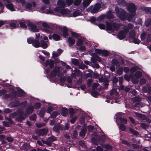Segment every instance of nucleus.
<instances>
[{
  "instance_id": "1",
  "label": "nucleus",
  "mask_w": 151,
  "mask_h": 151,
  "mask_svg": "<svg viewBox=\"0 0 151 151\" xmlns=\"http://www.w3.org/2000/svg\"><path fill=\"white\" fill-rule=\"evenodd\" d=\"M116 12L119 18L121 20L125 21L126 20V17L127 13L123 9H120L117 6L115 8Z\"/></svg>"
},
{
  "instance_id": "2",
  "label": "nucleus",
  "mask_w": 151,
  "mask_h": 151,
  "mask_svg": "<svg viewBox=\"0 0 151 151\" xmlns=\"http://www.w3.org/2000/svg\"><path fill=\"white\" fill-rule=\"evenodd\" d=\"M17 114L15 118V120L16 121L21 122L28 116L26 113L24 114V112L19 110H17Z\"/></svg>"
},
{
  "instance_id": "3",
  "label": "nucleus",
  "mask_w": 151,
  "mask_h": 151,
  "mask_svg": "<svg viewBox=\"0 0 151 151\" xmlns=\"http://www.w3.org/2000/svg\"><path fill=\"white\" fill-rule=\"evenodd\" d=\"M27 41L28 43L32 44L33 46L36 48H38L40 47L39 39H34L32 37H30L27 39Z\"/></svg>"
},
{
  "instance_id": "4",
  "label": "nucleus",
  "mask_w": 151,
  "mask_h": 151,
  "mask_svg": "<svg viewBox=\"0 0 151 151\" xmlns=\"http://www.w3.org/2000/svg\"><path fill=\"white\" fill-rule=\"evenodd\" d=\"M129 32L128 28H125L124 30H121L117 34V37L120 40L124 39L126 37V34Z\"/></svg>"
},
{
  "instance_id": "5",
  "label": "nucleus",
  "mask_w": 151,
  "mask_h": 151,
  "mask_svg": "<svg viewBox=\"0 0 151 151\" xmlns=\"http://www.w3.org/2000/svg\"><path fill=\"white\" fill-rule=\"evenodd\" d=\"M58 32L61 36L66 38V26L64 27L60 26L58 29Z\"/></svg>"
},
{
  "instance_id": "6",
  "label": "nucleus",
  "mask_w": 151,
  "mask_h": 151,
  "mask_svg": "<svg viewBox=\"0 0 151 151\" xmlns=\"http://www.w3.org/2000/svg\"><path fill=\"white\" fill-rule=\"evenodd\" d=\"M127 11L129 12L135 13L137 8L135 4L132 3L129 4L127 7Z\"/></svg>"
},
{
  "instance_id": "7",
  "label": "nucleus",
  "mask_w": 151,
  "mask_h": 151,
  "mask_svg": "<svg viewBox=\"0 0 151 151\" xmlns=\"http://www.w3.org/2000/svg\"><path fill=\"white\" fill-rule=\"evenodd\" d=\"M54 61L52 59H47L46 60L45 62L44 63V65L46 67L49 65L50 68L52 69L54 67Z\"/></svg>"
},
{
  "instance_id": "8",
  "label": "nucleus",
  "mask_w": 151,
  "mask_h": 151,
  "mask_svg": "<svg viewBox=\"0 0 151 151\" xmlns=\"http://www.w3.org/2000/svg\"><path fill=\"white\" fill-rule=\"evenodd\" d=\"M137 116L140 119L146 120L149 123L151 122V120L145 115L140 113H137L136 114Z\"/></svg>"
},
{
  "instance_id": "9",
  "label": "nucleus",
  "mask_w": 151,
  "mask_h": 151,
  "mask_svg": "<svg viewBox=\"0 0 151 151\" xmlns=\"http://www.w3.org/2000/svg\"><path fill=\"white\" fill-rule=\"evenodd\" d=\"M27 25L30 28L33 32H36L39 31V30L37 29L36 25L32 23L29 22L27 24Z\"/></svg>"
},
{
  "instance_id": "10",
  "label": "nucleus",
  "mask_w": 151,
  "mask_h": 151,
  "mask_svg": "<svg viewBox=\"0 0 151 151\" xmlns=\"http://www.w3.org/2000/svg\"><path fill=\"white\" fill-rule=\"evenodd\" d=\"M81 73L80 70L78 69H75L74 70V73H71V76L73 78H76V76L79 77L81 75Z\"/></svg>"
},
{
  "instance_id": "11",
  "label": "nucleus",
  "mask_w": 151,
  "mask_h": 151,
  "mask_svg": "<svg viewBox=\"0 0 151 151\" xmlns=\"http://www.w3.org/2000/svg\"><path fill=\"white\" fill-rule=\"evenodd\" d=\"M48 132V130L46 129H39L37 131V133L39 136H43L46 134Z\"/></svg>"
},
{
  "instance_id": "12",
  "label": "nucleus",
  "mask_w": 151,
  "mask_h": 151,
  "mask_svg": "<svg viewBox=\"0 0 151 151\" xmlns=\"http://www.w3.org/2000/svg\"><path fill=\"white\" fill-rule=\"evenodd\" d=\"M20 105V102L18 100H15L14 101L12 102L10 104V107L14 108L17 107Z\"/></svg>"
},
{
  "instance_id": "13",
  "label": "nucleus",
  "mask_w": 151,
  "mask_h": 151,
  "mask_svg": "<svg viewBox=\"0 0 151 151\" xmlns=\"http://www.w3.org/2000/svg\"><path fill=\"white\" fill-rule=\"evenodd\" d=\"M52 70L57 74L58 76L59 77H60L63 75V74L60 72V68L58 66L54 67Z\"/></svg>"
},
{
  "instance_id": "14",
  "label": "nucleus",
  "mask_w": 151,
  "mask_h": 151,
  "mask_svg": "<svg viewBox=\"0 0 151 151\" xmlns=\"http://www.w3.org/2000/svg\"><path fill=\"white\" fill-rule=\"evenodd\" d=\"M34 109V106L30 105L28 106L26 109V114L28 115L31 114L33 112Z\"/></svg>"
},
{
  "instance_id": "15",
  "label": "nucleus",
  "mask_w": 151,
  "mask_h": 151,
  "mask_svg": "<svg viewBox=\"0 0 151 151\" xmlns=\"http://www.w3.org/2000/svg\"><path fill=\"white\" fill-rule=\"evenodd\" d=\"M101 8V5L99 4H96L91 11L92 13H95L98 12Z\"/></svg>"
},
{
  "instance_id": "16",
  "label": "nucleus",
  "mask_w": 151,
  "mask_h": 151,
  "mask_svg": "<svg viewBox=\"0 0 151 151\" xmlns=\"http://www.w3.org/2000/svg\"><path fill=\"white\" fill-rule=\"evenodd\" d=\"M60 129H63L61 125L59 124H56L53 128V131L56 133H59V130Z\"/></svg>"
},
{
  "instance_id": "17",
  "label": "nucleus",
  "mask_w": 151,
  "mask_h": 151,
  "mask_svg": "<svg viewBox=\"0 0 151 151\" xmlns=\"http://www.w3.org/2000/svg\"><path fill=\"white\" fill-rule=\"evenodd\" d=\"M40 47L43 49H46L48 47V45L46 41L43 40H41L40 42Z\"/></svg>"
},
{
  "instance_id": "18",
  "label": "nucleus",
  "mask_w": 151,
  "mask_h": 151,
  "mask_svg": "<svg viewBox=\"0 0 151 151\" xmlns=\"http://www.w3.org/2000/svg\"><path fill=\"white\" fill-rule=\"evenodd\" d=\"M16 96L15 93L12 92L11 94L9 93H6L4 95L3 98L6 99H8L9 98L10 96L12 97L13 98H15Z\"/></svg>"
},
{
  "instance_id": "19",
  "label": "nucleus",
  "mask_w": 151,
  "mask_h": 151,
  "mask_svg": "<svg viewBox=\"0 0 151 151\" xmlns=\"http://www.w3.org/2000/svg\"><path fill=\"white\" fill-rule=\"evenodd\" d=\"M106 29L108 31H113L114 29L112 27V23L111 24L109 22H106Z\"/></svg>"
},
{
  "instance_id": "20",
  "label": "nucleus",
  "mask_w": 151,
  "mask_h": 151,
  "mask_svg": "<svg viewBox=\"0 0 151 151\" xmlns=\"http://www.w3.org/2000/svg\"><path fill=\"white\" fill-rule=\"evenodd\" d=\"M69 112L70 115V117H72L75 113L74 109L73 108H70L69 110H68L67 108V115L68 114Z\"/></svg>"
},
{
  "instance_id": "21",
  "label": "nucleus",
  "mask_w": 151,
  "mask_h": 151,
  "mask_svg": "<svg viewBox=\"0 0 151 151\" xmlns=\"http://www.w3.org/2000/svg\"><path fill=\"white\" fill-rule=\"evenodd\" d=\"M57 4L58 6L61 8H64L65 6V4L64 1L59 0L58 1Z\"/></svg>"
},
{
  "instance_id": "22",
  "label": "nucleus",
  "mask_w": 151,
  "mask_h": 151,
  "mask_svg": "<svg viewBox=\"0 0 151 151\" xmlns=\"http://www.w3.org/2000/svg\"><path fill=\"white\" fill-rule=\"evenodd\" d=\"M133 14L127 13V16L126 17V20L127 19L129 22H130L136 14V13H132Z\"/></svg>"
},
{
  "instance_id": "23",
  "label": "nucleus",
  "mask_w": 151,
  "mask_h": 151,
  "mask_svg": "<svg viewBox=\"0 0 151 151\" xmlns=\"http://www.w3.org/2000/svg\"><path fill=\"white\" fill-rule=\"evenodd\" d=\"M42 25L43 27L45 28V29H43V31L46 32H50V30L48 29V28H50L49 26L47 23L45 22H43L42 23Z\"/></svg>"
},
{
  "instance_id": "24",
  "label": "nucleus",
  "mask_w": 151,
  "mask_h": 151,
  "mask_svg": "<svg viewBox=\"0 0 151 151\" xmlns=\"http://www.w3.org/2000/svg\"><path fill=\"white\" fill-rule=\"evenodd\" d=\"M105 15V17L107 19H111L114 18V15L111 11H108Z\"/></svg>"
},
{
  "instance_id": "25",
  "label": "nucleus",
  "mask_w": 151,
  "mask_h": 151,
  "mask_svg": "<svg viewBox=\"0 0 151 151\" xmlns=\"http://www.w3.org/2000/svg\"><path fill=\"white\" fill-rule=\"evenodd\" d=\"M92 0H84L82 2V5L84 8H86L89 5Z\"/></svg>"
},
{
  "instance_id": "26",
  "label": "nucleus",
  "mask_w": 151,
  "mask_h": 151,
  "mask_svg": "<svg viewBox=\"0 0 151 151\" xmlns=\"http://www.w3.org/2000/svg\"><path fill=\"white\" fill-rule=\"evenodd\" d=\"M57 74L55 72L53 71L52 70L51 71L50 75L48 76L49 77H50V81H53L54 82L55 79L53 78H52L50 77H55L57 76Z\"/></svg>"
},
{
  "instance_id": "27",
  "label": "nucleus",
  "mask_w": 151,
  "mask_h": 151,
  "mask_svg": "<svg viewBox=\"0 0 151 151\" xmlns=\"http://www.w3.org/2000/svg\"><path fill=\"white\" fill-rule=\"evenodd\" d=\"M117 3L119 5L125 6L127 5V2L124 0H117Z\"/></svg>"
},
{
  "instance_id": "28",
  "label": "nucleus",
  "mask_w": 151,
  "mask_h": 151,
  "mask_svg": "<svg viewBox=\"0 0 151 151\" xmlns=\"http://www.w3.org/2000/svg\"><path fill=\"white\" fill-rule=\"evenodd\" d=\"M8 3L6 5V7L8 9H10L11 11H14V6L12 4L10 1L9 2H7Z\"/></svg>"
},
{
  "instance_id": "29",
  "label": "nucleus",
  "mask_w": 151,
  "mask_h": 151,
  "mask_svg": "<svg viewBox=\"0 0 151 151\" xmlns=\"http://www.w3.org/2000/svg\"><path fill=\"white\" fill-rule=\"evenodd\" d=\"M17 96L19 97H21L24 95L25 93V92L22 89H20L17 91Z\"/></svg>"
},
{
  "instance_id": "30",
  "label": "nucleus",
  "mask_w": 151,
  "mask_h": 151,
  "mask_svg": "<svg viewBox=\"0 0 151 151\" xmlns=\"http://www.w3.org/2000/svg\"><path fill=\"white\" fill-rule=\"evenodd\" d=\"M136 35L135 31L134 29H132L130 31L129 33V37L131 39L134 38Z\"/></svg>"
},
{
  "instance_id": "31",
  "label": "nucleus",
  "mask_w": 151,
  "mask_h": 151,
  "mask_svg": "<svg viewBox=\"0 0 151 151\" xmlns=\"http://www.w3.org/2000/svg\"><path fill=\"white\" fill-rule=\"evenodd\" d=\"M118 81L119 79L118 78L115 76H114L112 80H111V81H112V82L113 85L114 86H116L117 85L116 83H118Z\"/></svg>"
},
{
  "instance_id": "32",
  "label": "nucleus",
  "mask_w": 151,
  "mask_h": 151,
  "mask_svg": "<svg viewBox=\"0 0 151 151\" xmlns=\"http://www.w3.org/2000/svg\"><path fill=\"white\" fill-rule=\"evenodd\" d=\"M112 27H113V29L115 30H118L120 27V24L118 23L115 22H113L112 23Z\"/></svg>"
},
{
  "instance_id": "33",
  "label": "nucleus",
  "mask_w": 151,
  "mask_h": 151,
  "mask_svg": "<svg viewBox=\"0 0 151 151\" xmlns=\"http://www.w3.org/2000/svg\"><path fill=\"white\" fill-rule=\"evenodd\" d=\"M68 42L70 46H71L74 44L75 40L72 37H69L68 39Z\"/></svg>"
},
{
  "instance_id": "34",
  "label": "nucleus",
  "mask_w": 151,
  "mask_h": 151,
  "mask_svg": "<svg viewBox=\"0 0 151 151\" xmlns=\"http://www.w3.org/2000/svg\"><path fill=\"white\" fill-rule=\"evenodd\" d=\"M22 148L24 151H28L29 149L30 145L27 143H24L22 146Z\"/></svg>"
},
{
  "instance_id": "35",
  "label": "nucleus",
  "mask_w": 151,
  "mask_h": 151,
  "mask_svg": "<svg viewBox=\"0 0 151 151\" xmlns=\"http://www.w3.org/2000/svg\"><path fill=\"white\" fill-rule=\"evenodd\" d=\"M96 54L95 53H93L91 55L92 57L91 59V61L93 63H96L97 62V59L96 57Z\"/></svg>"
},
{
  "instance_id": "36",
  "label": "nucleus",
  "mask_w": 151,
  "mask_h": 151,
  "mask_svg": "<svg viewBox=\"0 0 151 151\" xmlns=\"http://www.w3.org/2000/svg\"><path fill=\"white\" fill-rule=\"evenodd\" d=\"M52 37L54 40L56 41L60 40V37L59 35L55 33L52 35Z\"/></svg>"
},
{
  "instance_id": "37",
  "label": "nucleus",
  "mask_w": 151,
  "mask_h": 151,
  "mask_svg": "<svg viewBox=\"0 0 151 151\" xmlns=\"http://www.w3.org/2000/svg\"><path fill=\"white\" fill-rule=\"evenodd\" d=\"M81 11L79 10H77L73 12V17H76L79 15L81 13Z\"/></svg>"
},
{
  "instance_id": "38",
  "label": "nucleus",
  "mask_w": 151,
  "mask_h": 151,
  "mask_svg": "<svg viewBox=\"0 0 151 151\" xmlns=\"http://www.w3.org/2000/svg\"><path fill=\"white\" fill-rule=\"evenodd\" d=\"M109 52L107 50H102V56L107 57L109 55Z\"/></svg>"
},
{
  "instance_id": "39",
  "label": "nucleus",
  "mask_w": 151,
  "mask_h": 151,
  "mask_svg": "<svg viewBox=\"0 0 151 151\" xmlns=\"http://www.w3.org/2000/svg\"><path fill=\"white\" fill-rule=\"evenodd\" d=\"M71 62L72 63L76 66H78L79 64V62L78 59L76 58L71 59Z\"/></svg>"
},
{
  "instance_id": "40",
  "label": "nucleus",
  "mask_w": 151,
  "mask_h": 151,
  "mask_svg": "<svg viewBox=\"0 0 151 151\" xmlns=\"http://www.w3.org/2000/svg\"><path fill=\"white\" fill-rule=\"evenodd\" d=\"M83 41L81 39V37L79 38L78 39L76 43V45L79 47L81 46L83 44Z\"/></svg>"
},
{
  "instance_id": "41",
  "label": "nucleus",
  "mask_w": 151,
  "mask_h": 151,
  "mask_svg": "<svg viewBox=\"0 0 151 151\" xmlns=\"http://www.w3.org/2000/svg\"><path fill=\"white\" fill-rule=\"evenodd\" d=\"M129 130L130 132L135 135L137 136L139 134V132L138 131L133 129L131 127L129 128Z\"/></svg>"
},
{
  "instance_id": "42",
  "label": "nucleus",
  "mask_w": 151,
  "mask_h": 151,
  "mask_svg": "<svg viewBox=\"0 0 151 151\" xmlns=\"http://www.w3.org/2000/svg\"><path fill=\"white\" fill-rule=\"evenodd\" d=\"M142 73L139 71H137L134 74V76L137 78H139L142 76Z\"/></svg>"
},
{
  "instance_id": "43",
  "label": "nucleus",
  "mask_w": 151,
  "mask_h": 151,
  "mask_svg": "<svg viewBox=\"0 0 151 151\" xmlns=\"http://www.w3.org/2000/svg\"><path fill=\"white\" fill-rule=\"evenodd\" d=\"M58 115V112L57 111H54L51 114L50 117L54 119L56 117V116Z\"/></svg>"
},
{
  "instance_id": "44",
  "label": "nucleus",
  "mask_w": 151,
  "mask_h": 151,
  "mask_svg": "<svg viewBox=\"0 0 151 151\" xmlns=\"http://www.w3.org/2000/svg\"><path fill=\"white\" fill-rule=\"evenodd\" d=\"M118 119L121 122L124 124H126L127 123V120L125 118H124L120 116L118 118Z\"/></svg>"
},
{
  "instance_id": "45",
  "label": "nucleus",
  "mask_w": 151,
  "mask_h": 151,
  "mask_svg": "<svg viewBox=\"0 0 151 151\" xmlns=\"http://www.w3.org/2000/svg\"><path fill=\"white\" fill-rule=\"evenodd\" d=\"M42 142L44 144L48 146H50L51 145V142L47 139V141H45L43 139L41 140Z\"/></svg>"
},
{
  "instance_id": "46",
  "label": "nucleus",
  "mask_w": 151,
  "mask_h": 151,
  "mask_svg": "<svg viewBox=\"0 0 151 151\" xmlns=\"http://www.w3.org/2000/svg\"><path fill=\"white\" fill-rule=\"evenodd\" d=\"M57 139L56 137L53 136H51L48 138V140L50 141L52 143L54 141L56 140Z\"/></svg>"
},
{
  "instance_id": "47",
  "label": "nucleus",
  "mask_w": 151,
  "mask_h": 151,
  "mask_svg": "<svg viewBox=\"0 0 151 151\" xmlns=\"http://www.w3.org/2000/svg\"><path fill=\"white\" fill-rule=\"evenodd\" d=\"M86 128L83 129L79 133L80 135L83 137L85 135V132L86 131Z\"/></svg>"
},
{
  "instance_id": "48",
  "label": "nucleus",
  "mask_w": 151,
  "mask_h": 151,
  "mask_svg": "<svg viewBox=\"0 0 151 151\" xmlns=\"http://www.w3.org/2000/svg\"><path fill=\"white\" fill-rule=\"evenodd\" d=\"M60 81L61 82V85L63 86H64L65 82L66 80V78L64 77H60Z\"/></svg>"
},
{
  "instance_id": "49",
  "label": "nucleus",
  "mask_w": 151,
  "mask_h": 151,
  "mask_svg": "<svg viewBox=\"0 0 151 151\" xmlns=\"http://www.w3.org/2000/svg\"><path fill=\"white\" fill-rule=\"evenodd\" d=\"M111 64L113 65L116 66L118 65L119 64V62L116 59H113L111 61Z\"/></svg>"
},
{
  "instance_id": "50",
  "label": "nucleus",
  "mask_w": 151,
  "mask_h": 151,
  "mask_svg": "<svg viewBox=\"0 0 151 151\" xmlns=\"http://www.w3.org/2000/svg\"><path fill=\"white\" fill-rule=\"evenodd\" d=\"M122 143L126 145L127 146L130 147L131 145V142H128L127 141L123 140L122 141Z\"/></svg>"
},
{
  "instance_id": "51",
  "label": "nucleus",
  "mask_w": 151,
  "mask_h": 151,
  "mask_svg": "<svg viewBox=\"0 0 151 151\" xmlns=\"http://www.w3.org/2000/svg\"><path fill=\"white\" fill-rule=\"evenodd\" d=\"M123 72V68L122 67L119 68L117 70V73L119 76L122 75Z\"/></svg>"
},
{
  "instance_id": "52",
  "label": "nucleus",
  "mask_w": 151,
  "mask_h": 151,
  "mask_svg": "<svg viewBox=\"0 0 151 151\" xmlns=\"http://www.w3.org/2000/svg\"><path fill=\"white\" fill-rule=\"evenodd\" d=\"M105 17V14H101L97 18V21H101L103 20Z\"/></svg>"
},
{
  "instance_id": "53",
  "label": "nucleus",
  "mask_w": 151,
  "mask_h": 151,
  "mask_svg": "<svg viewBox=\"0 0 151 151\" xmlns=\"http://www.w3.org/2000/svg\"><path fill=\"white\" fill-rule=\"evenodd\" d=\"M82 0H74L73 4L76 6H78L81 3Z\"/></svg>"
},
{
  "instance_id": "54",
  "label": "nucleus",
  "mask_w": 151,
  "mask_h": 151,
  "mask_svg": "<svg viewBox=\"0 0 151 151\" xmlns=\"http://www.w3.org/2000/svg\"><path fill=\"white\" fill-rule=\"evenodd\" d=\"M71 34L73 37L75 38H78L79 36L78 34L75 32H71Z\"/></svg>"
},
{
  "instance_id": "55",
  "label": "nucleus",
  "mask_w": 151,
  "mask_h": 151,
  "mask_svg": "<svg viewBox=\"0 0 151 151\" xmlns=\"http://www.w3.org/2000/svg\"><path fill=\"white\" fill-rule=\"evenodd\" d=\"M41 104L40 102H37L35 104L34 107L36 109H39L41 106Z\"/></svg>"
},
{
  "instance_id": "56",
  "label": "nucleus",
  "mask_w": 151,
  "mask_h": 151,
  "mask_svg": "<svg viewBox=\"0 0 151 151\" xmlns=\"http://www.w3.org/2000/svg\"><path fill=\"white\" fill-rule=\"evenodd\" d=\"M91 95L95 98H96L99 95V93L98 92L95 91H93L91 93Z\"/></svg>"
},
{
  "instance_id": "57",
  "label": "nucleus",
  "mask_w": 151,
  "mask_h": 151,
  "mask_svg": "<svg viewBox=\"0 0 151 151\" xmlns=\"http://www.w3.org/2000/svg\"><path fill=\"white\" fill-rule=\"evenodd\" d=\"M25 6L26 9H30L32 6V4L31 3L28 2L26 4Z\"/></svg>"
},
{
  "instance_id": "58",
  "label": "nucleus",
  "mask_w": 151,
  "mask_h": 151,
  "mask_svg": "<svg viewBox=\"0 0 151 151\" xmlns=\"http://www.w3.org/2000/svg\"><path fill=\"white\" fill-rule=\"evenodd\" d=\"M45 113V111L43 109L40 110L39 111L40 116L41 118H43L44 116V114Z\"/></svg>"
},
{
  "instance_id": "59",
  "label": "nucleus",
  "mask_w": 151,
  "mask_h": 151,
  "mask_svg": "<svg viewBox=\"0 0 151 151\" xmlns=\"http://www.w3.org/2000/svg\"><path fill=\"white\" fill-rule=\"evenodd\" d=\"M145 25L147 27L151 26V19H150L145 22Z\"/></svg>"
},
{
  "instance_id": "60",
  "label": "nucleus",
  "mask_w": 151,
  "mask_h": 151,
  "mask_svg": "<svg viewBox=\"0 0 151 151\" xmlns=\"http://www.w3.org/2000/svg\"><path fill=\"white\" fill-rule=\"evenodd\" d=\"M17 114V112H14L13 113H11L9 114V117L12 118H14L15 116L16 117Z\"/></svg>"
},
{
  "instance_id": "61",
  "label": "nucleus",
  "mask_w": 151,
  "mask_h": 151,
  "mask_svg": "<svg viewBox=\"0 0 151 151\" xmlns=\"http://www.w3.org/2000/svg\"><path fill=\"white\" fill-rule=\"evenodd\" d=\"M133 39V42L135 44H139L141 42L140 41L138 38L134 37Z\"/></svg>"
},
{
  "instance_id": "62",
  "label": "nucleus",
  "mask_w": 151,
  "mask_h": 151,
  "mask_svg": "<svg viewBox=\"0 0 151 151\" xmlns=\"http://www.w3.org/2000/svg\"><path fill=\"white\" fill-rule=\"evenodd\" d=\"M70 118H71V119L70 120V122L72 124H74L77 118V117L76 116L73 117V116L72 117Z\"/></svg>"
},
{
  "instance_id": "63",
  "label": "nucleus",
  "mask_w": 151,
  "mask_h": 151,
  "mask_svg": "<svg viewBox=\"0 0 151 151\" xmlns=\"http://www.w3.org/2000/svg\"><path fill=\"white\" fill-rule=\"evenodd\" d=\"M79 145L83 147H86V144L84 142V141L83 140H81L79 141Z\"/></svg>"
},
{
  "instance_id": "64",
  "label": "nucleus",
  "mask_w": 151,
  "mask_h": 151,
  "mask_svg": "<svg viewBox=\"0 0 151 151\" xmlns=\"http://www.w3.org/2000/svg\"><path fill=\"white\" fill-rule=\"evenodd\" d=\"M143 10L147 12H151V7H144L143 8Z\"/></svg>"
}]
</instances>
